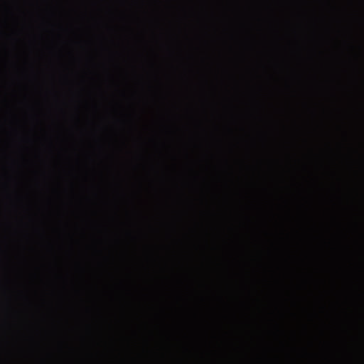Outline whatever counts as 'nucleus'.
<instances>
[{"mask_svg":"<svg viewBox=\"0 0 364 364\" xmlns=\"http://www.w3.org/2000/svg\"><path fill=\"white\" fill-rule=\"evenodd\" d=\"M130 235H131V237H132V239H135V237H133V235H132L131 233H130Z\"/></svg>","mask_w":364,"mask_h":364,"instance_id":"f257e3e1","label":"nucleus"}]
</instances>
